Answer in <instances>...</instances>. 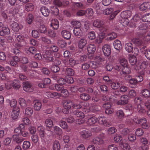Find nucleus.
I'll use <instances>...</instances> for the list:
<instances>
[{
  "label": "nucleus",
  "instance_id": "32",
  "mask_svg": "<svg viewBox=\"0 0 150 150\" xmlns=\"http://www.w3.org/2000/svg\"><path fill=\"white\" fill-rule=\"evenodd\" d=\"M101 29L100 30V32L99 33L100 36L105 37V33L107 30L108 28L106 26H104L103 25L100 27Z\"/></svg>",
  "mask_w": 150,
  "mask_h": 150
},
{
  "label": "nucleus",
  "instance_id": "11",
  "mask_svg": "<svg viewBox=\"0 0 150 150\" xmlns=\"http://www.w3.org/2000/svg\"><path fill=\"white\" fill-rule=\"evenodd\" d=\"M87 43V39L85 38H82L78 41V47L80 49H82L86 46Z\"/></svg>",
  "mask_w": 150,
  "mask_h": 150
},
{
  "label": "nucleus",
  "instance_id": "37",
  "mask_svg": "<svg viewBox=\"0 0 150 150\" xmlns=\"http://www.w3.org/2000/svg\"><path fill=\"white\" fill-rule=\"evenodd\" d=\"M129 61L132 65H134L137 62V58L134 55H131L129 58Z\"/></svg>",
  "mask_w": 150,
  "mask_h": 150
},
{
  "label": "nucleus",
  "instance_id": "7",
  "mask_svg": "<svg viewBox=\"0 0 150 150\" xmlns=\"http://www.w3.org/2000/svg\"><path fill=\"white\" fill-rule=\"evenodd\" d=\"M23 89L24 91L27 92H31L33 91V89L31 84L28 81L23 82Z\"/></svg>",
  "mask_w": 150,
  "mask_h": 150
},
{
  "label": "nucleus",
  "instance_id": "24",
  "mask_svg": "<svg viewBox=\"0 0 150 150\" xmlns=\"http://www.w3.org/2000/svg\"><path fill=\"white\" fill-rule=\"evenodd\" d=\"M73 104V103L71 100H67L65 101L63 104L64 108L66 109H70Z\"/></svg>",
  "mask_w": 150,
  "mask_h": 150
},
{
  "label": "nucleus",
  "instance_id": "36",
  "mask_svg": "<svg viewBox=\"0 0 150 150\" xmlns=\"http://www.w3.org/2000/svg\"><path fill=\"white\" fill-rule=\"evenodd\" d=\"M6 101L7 103H9L11 107L13 108H17V101L16 100L13 99L11 100H10L9 99H7Z\"/></svg>",
  "mask_w": 150,
  "mask_h": 150
},
{
  "label": "nucleus",
  "instance_id": "50",
  "mask_svg": "<svg viewBox=\"0 0 150 150\" xmlns=\"http://www.w3.org/2000/svg\"><path fill=\"white\" fill-rule=\"evenodd\" d=\"M75 115L77 117L83 118L84 117V115L83 112L79 110H77L74 112Z\"/></svg>",
  "mask_w": 150,
  "mask_h": 150
},
{
  "label": "nucleus",
  "instance_id": "16",
  "mask_svg": "<svg viewBox=\"0 0 150 150\" xmlns=\"http://www.w3.org/2000/svg\"><path fill=\"white\" fill-rule=\"evenodd\" d=\"M59 125L63 129L65 130L67 129V132L70 131L71 129H68L69 127L66 122L63 119L60 120L59 122Z\"/></svg>",
  "mask_w": 150,
  "mask_h": 150
},
{
  "label": "nucleus",
  "instance_id": "3",
  "mask_svg": "<svg viewBox=\"0 0 150 150\" xmlns=\"http://www.w3.org/2000/svg\"><path fill=\"white\" fill-rule=\"evenodd\" d=\"M105 137L103 134L100 135L94 138L92 141V142L97 145H102L104 144Z\"/></svg>",
  "mask_w": 150,
  "mask_h": 150
},
{
  "label": "nucleus",
  "instance_id": "30",
  "mask_svg": "<svg viewBox=\"0 0 150 150\" xmlns=\"http://www.w3.org/2000/svg\"><path fill=\"white\" fill-rule=\"evenodd\" d=\"M33 110V108L30 107L27 108L25 110V114L28 117H30L32 115Z\"/></svg>",
  "mask_w": 150,
  "mask_h": 150
},
{
  "label": "nucleus",
  "instance_id": "57",
  "mask_svg": "<svg viewBox=\"0 0 150 150\" xmlns=\"http://www.w3.org/2000/svg\"><path fill=\"white\" fill-rule=\"evenodd\" d=\"M88 38L91 40L94 39L96 38V35L94 32L91 31L89 32L88 34Z\"/></svg>",
  "mask_w": 150,
  "mask_h": 150
},
{
  "label": "nucleus",
  "instance_id": "9",
  "mask_svg": "<svg viewBox=\"0 0 150 150\" xmlns=\"http://www.w3.org/2000/svg\"><path fill=\"white\" fill-rule=\"evenodd\" d=\"M102 50L105 56H108L111 53V49L109 45L105 44L103 46Z\"/></svg>",
  "mask_w": 150,
  "mask_h": 150
},
{
  "label": "nucleus",
  "instance_id": "44",
  "mask_svg": "<svg viewBox=\"0 0 150 150\" xmlns=\"http://www.w3.org/2000/svg\"><path fill=\"white\" fill-rule=\"evenodd\" d=\"M141 93L142 95L145 97H148L150 96V92L147 89L142 90Z\"/></svg>",
  "mask_w": 150,
  "mask_h": 150
},
{
  "label": "nucleus",
  "instance_id": "18",
  "mask_svg": "<svg viewBox=\"0 0 150 150\" xmlns=\"http://www.w3.org/2000/svg\"><path fill=\"white\" fill-rule=\"evenodd\" d=\"M106 40L108 41H111L116 38L117 37V34L114 32L108 33L106 35Z\"/></svg>",
  "mask_w": 150,
  "mask_h": 150
},
{
  "label": "nucleus",
  "instance_id": "46",
  "mask_svg": "<svg viewBox=\"0 0 150 150\" xmlns=\"http://www.w3.org/2000/svg\"><path fill=\"white\" fill-rule=\"evenodd\" d=\"M79 62L78 60L72 58L70 59L69 61V64L71 66H74L76 64H79Z\"/></svg>",
  "mask_w": 150,
  "mask_h": 150
},
{
  "label": "nucleus",
  "instance_id": "28",
  "mask_svg": "<svg viewBox=\"0 0 150 150\" xmlns=\"http://www.w3.org/2000/svg\"><path fill=\"white\" fill-rule=\"evenodd\" d=\"M63 37L65 39L68 40L71 37V34L69 32L66 30H63L62 32Z\"/></svg>",
  "mask_w": 150,
  "mask_h": 150
},
{
  "label": "nucleus",
  "instance_id": "23",
  "mask_svg": "<svg viewBox=\"0 0 150 150\" xmlns=\"http://www.w3.org/2000/svg\"><path fill=\"white\" fill-rule=\"evenodd\" d=\"M20 127L21 128V132L20 134L24 137L28 136L29 133L25 130L24 125L23 124H20Z\"/></svg>",
  "mask_w": 150,
  "mask_h": 150
},
{
  "label": "nucleus",
  "instance_id": "39",
  "mask_svg": "<svg viewBox=\"0 0 150 150\" xmlns=\"http://www.w3.org/2000/svg\"><path fill=\"white\" fill-rule=\"evenodd\" d=\"M80 97L81 99L85 101L89 100L91 98V96L88 94L85 93L81 94Z\"/></svg>",
  "mask_w": 150,
  "mask_h": 150
},
{
  "label": "nucleus",
  "instance_id": "54",
  "mask_svg": "<svg viewBox=\"0 0 150 150\" xmlns=\"http://www.w3.org/2000/svg\"><path fill=\"white\" fill-rule=\"evenodd\" d=\"M26 20L27 21L28 24H31L33 21V15L31 14H29L27 17Z\"/></svg>",
  "mask_w": 150,
  "mask_h": 150
},
{
  "label": "nucleus",
  "instance_id": "52",
  "mask_svg": "<svg viewBox=\"0 0 150 150\" xmlns=\"http://www.w3.org/2000/svg\"><path fill=\"white\" fill-rule=\"evenodd\" d=\"M72 107L73 108L76 109H80L81 108V103L79 101H78L74 104L73 103Z\"/></svg>",
  "mask_w": 150,
  "mask_h": 150
},
{
  "label": "nucleus",
  "instance_id": "26",
  "mask_svg": "<svg viewBox=\"0 0 150 150\" xmlns=\"http://www.w3.org/2000/svg\"><path fill=\"white\" fill-rule=\"evenodd\" d=\"M42 106V104L38 100H36L35 101L34 108L35 110L39 111L40 110Z\"/></svg>",
  "mask_w": 150,
  "mask_h": 150
},
{
  "label": "nucleus",
  "instance_id": "49",
  "mask_svg": "<svg viewBox=\"0 0 150 150\" xmlns=\"http://www.w3.org/2000/svg\"><path fill=\"white\" fill-rule=\"evenodd\" d=\"M144 131L141 128L137 129L135 131V134L137 137H140L143 135Z\"/></svg>",
  "mask_w": 150,
  "mask_h": 150
},
{
  "label": "nucleus",
  "instance_id": "34",
  "mask_svg": "<svg viewBox=\"0 0 150 150\" xmlns=\"http://www.w3.org/2000/svg\"><path fill=\"white\" fill-rule=\"evenodd\" d=\"M11 27L13 30L14 31L17 32L20 29L18 24L16 22H13L11 25Z\"/></svg>",
  "mask_w": 150,
  "mask_h": 150
},
{
  "label": "nucleus",
  "instance_id": "1",
  "mask_svg": "<svg viewBox=\"0 0 150 150\" xmlns=\"http://www.w3.org/2000/svg\"><path fill=\"white\" fill-rule=\"evenodd\" d=\"M134 22L133 24L134 27H136V25H138V28L139 30H145L147 28V26L146 23L144 22H141V20L139 17H138L137 15L135 16L133 18Z\"/></svg>",
  "mask_w": 150,
  "mask_h": 150
},
{
  "label": "nucleus",
  "instance_id": "14",
  "mask_svg": "<svg viewBox=\"0 0 150 150\" xmlns=\"http://www.w3.org/2000/svg\"><path fill=\"white\" fill-rule=\"evenodd\" d=\"M74 35L78 38H80L83 35V32L79 27H75L73 30Z\"/></svg>",
  "mask_w": 150,
  "mask_h": 150
},
{
  "label": "nucleus",
  "instance_id": "31",
  "mask_svg": "<svg viewBox=\"0 0 150 150\" xmlns=\"http://www.w3.org/2000/svg\"><path fill=\"white\" fill-rule=\"evenodd\" d=\"M12 86L14 88L18 89L21 87L20 82L17 79H14L12 81Z\"/></svg>",
  "mask_w": 150,
  "mask_h": 150
},
{
  "label": "nucleus",
  "instance_id": "33",
  "mask_svg": "<svg viewBox=\"0 0 150 150\" xmlns=\"http://www.w3.org/2000/svg\"><path fill=\"white\" fill-rule=\"evenodd\" d=\"M141 122V126L142 128L145 129L148 128L149 126V125L148 122H147L146 120L144 118H143V120Z\"/></svg>",
  "mask_w": 150,
  "mask_h": 150
},
{
  "label": "nucleus",
  "instance_id": "21",
  "mask_svg": "<svg viewBox=\"0 0 150 150\" xmlns=\"http://www.w3.org/2000/svg\"><path fill=\"white\" fill-rule=\"evenodd\" d=\"M114 46L115 48L117 50H122V46L121 42L119 40H116L114 42Z\"/></svg>",
  "mask_w": 150,
  "mask_h": 150
},
{
  "label": "nucleus",
  "instance_id": "43",
  "mask_svg": "<svg viewBox=\"0 0 150 150\" xmlns=\"http://www.w3.org/2000/svg\"><path fill=\"white\" fill-rule=\"evenodd\" d=\"M5 88L7 89H11L12 86V81L9 79H7L6 83H5Z\"/></svg>",
  "mask_w": 150,
  "mask_h": 150
},
{
  "label": "nucleus",
  "instance_id": "58",
  "mask_svg": "<svg viewBox=\"0 0 150 150\" xmlns=\"http://www.w3.org/2000/svg\"><path fill=\"white\" fill-rule=\"evenodd\" d=\"M54 4L58 7H60L62 5H65L64 3H62V2L60 0H54L53 1Z\"/></svg>",
  "mask_w": 150,
  "mask_h": 150
},
{
  "label": "nucleus",
  "instance_id": "19",
  "mask_svg": "<svg viewBox=\"0 0 150 150\" xmlns=\"http://www.w3.org/2000/svg\"><path fill=\"white\" fill-rule=\"evenodd\" d=\"M93 24L96 27L100 28L104 25V22L103 21L97 19L93 21Z\"/></svg>",
  "mask_w": 150,
  "mask_h": 150
},
{
  "label": "nucleus",
  "instance_id": "20",
  "mask_svg": "<svg viewBox=\"0 0 150 150\" xmlns=\"http://www.w3.org/2000/svg\"><path fill=\"white\" fill-rule=\"evenodd\" d=\"M96 50V46L93 44H90L87 46V50L90 54H93Z\"/></svg>",
  "mask_w": 150,
  "mask_h": 150
},
{
  "label": "nucleus",
  "instance_id": "4",
  "mask_svg": "<svg viewBox=\"0 0 150 150\" xmlns=\"http://www.w3.org/2000/svg\"><path fill=\"white\" fill-rule=\"evenodd\" d=\"M83 105L85 106V108L83 109V111L86 113H87L90 111L94 112L100 110L99 109L97 108V106L95 105H93L89 107V104L87 103H84Z\"/></svg>",
  "mask_w": 150,
  "mask_h": 150
},
{
  "label": "nucleus",
  "instance_id": "13",
  "mask_svg": "<svg viewBox=\"0 0 150 150\" xmlns=\"http://www.w3.org/2000/svg\"><path fill=\"white\" fill-rule=\"evenodd\" d=\"M139 9L141 11H144L150 9V2H145L141 4Z\"/></svg>",
  "mask_w": 150,
  "mask_h": 150
},
{
  "label": "nucleus",
  "instance_id": "8",
  "mask_svg": "<svg viewBox=\"0 0 150 150\" xmlns=\"http://www.w3.org/2000/svg\"><path fill=\"white\" fill-rule=\"evenodd\" d=\"M38 130L40 137L42 139L44 140L46 137V132L44 128L42 126L40 125L38 127Z\"/></svg>",
  "mask_w": 150,
  "mask_h": 150
},
{
  "label": "nucleus",
  "instance_id": "48",
  "mask_svg": "<svg viewBox=\"0 0 150 150\" xmlns=\"http://www.w3.org/2000/svg\"><path fill=\"white\" fill-rule=\"evenodd\" d=\"M58 45L61 48H63L66 46V43L65 41L62 40H59L57 42Z\"/></svg>",
  "mask_w": 150,
  "mask_h": 150
},
{
  "label": "nucleus",
  "instance_id": "27",
  "mask_svg": "<svg viewBox=\"0 0 150 150\" xmlns=\"http://www.w3.org/2000/svg\"><path fill=\"white\" fill-rule=\"evenodd\" d=\"M98 121V119L95 117H93L88 119L87 124L90 125H92L96 123Z\"/></svg>",
  "mask_w": 150,
  "mask_h": 150
},
{
  "label": "nucleus",
  "instance_id": "59",
  "mask_svg": "<svg viewBox=\"0 0 150 150\" xmlns=\"http://www.w3.org/2000/svg\"><path fill=\"white\" fill-rule=\"evenodd\" d=\"M54 87L55 89L57 91L62 90L64 88L63 85L59 83L55 84L54 85Z\"/></svg>",
  "mask_w": 150,
  "mask_h": 150
},
{
  "label": "nucleus",
  "instance_id": "38",
  "mask_svg": "<svg viewBox=\"0 0 150 150\" xmlns=\"http://www.w3.org/2000/svg\"><path fill=\"white\" fill-rule=\"evenodd\" d=\"M9 31V30L7 27H3L2 30L0 31V35L2 36H4L5 35L8 34Z\"/></svg>",
  "mask_w": 150,
  "mask_h": 150
},
{
  "label": "nucleus",
  "instance_id": "10",
  "mask_svg": "<svg viewBox=\"0 0 150 150\" xmlns=\"http://www.w3.org/2000/svg\"><path fill=\"white\" fill-rule=\"evenodd\" d=\"M81 137L83 139H87L92 135L91 133L88 130H83L80 132Z\"/></svg>",
  "mask_w": 150,
  "mask_h": 150
},
{
  "label": "nucleus",
  "instance_id": "63",
  "mask_svg": "<svg viewBox=\"0 0 150 150\" xmlns=\"http://www.w3.org/2000/svg\"><path fill=\"white\" fill-rule=\"evenodd\" d=\"M31 138L32 142L34 143H37L39 140V137L36 134L32 136Z\"/></svg>",
  "mask_w": 150,
  "mask_h": 150
},
{
  "label": "nucleus",
  "instance_id": "42",
  "mask_svg": "<svg viewBox=\"0 0 150 150\" xmlns=\"http://www.w3.org/2000/svg\"><path fill=\"white\" fill-rule=\"evenodd\" d=\"M18 103L22 108H25L27 106L26 102L23 98H19L18 100Z\"/></svg>",
  "mask_w": 150,
  "mask_h": 150
},
{
  "label": "nucleus",
  "instance_id": "41",
  "mask_svg": "<svg viewBox=\"0 0 150 150\" xmlns=\"http://www.w3.org/2000/svg\"><path fill=\"white\" fill-rule=\"evenodd\" d=\"M93 14V9L92 8H88L85 11V15L88 17L92 16Z\"/></svg>",
  "mask_w": 150,
  "mask_h": 150
},
{
  "label": "nucleus",
  "instance_id": "40",
  "mask_svg": "<svg viewBox=\"0 0 150 150\" xmlns=\"http://www.w3.org/2000/svg\"><path fill=\"white\" fill-rule=\"evenodd\" d=\"M53 150H60V144L57 141H54L53 144Z\"/></svg>",
  "mask_w": 150,
  "mask_h": 150
},
{
  "label": "nucleus",
  "instance_id": "64",
  "mask_svg": "<svg viewBox=\"0 0 150 150\" xmlns=\"http://www.w3.org/2000/svg\"><path fill=\"white\" fill-rule=\"evenodd\" d=\"M111 86L112 88L114 89H116L118 88L120 86V84L119 83H115V82H112L111 83Z\"/></svg>",
  "mask_w": 150,
  "mask_h": 150
},
{
  "label": "nucleus",
  "instance_id": "47",
  "mask_svg": "<svg viewBox=\"0 0 150 150\" xmlns=\"http://www.w3.org/2000/svg\"><path fill=\"white\" fill-rule=\"evenodd\" d=\"M137 110L139 113H144L145 112L146 110L144 108L142 107L140 105H138L137 107Z\"/></svg>",
  "mask_w": 150,
  "mask_h": 150
},
{
  "label": "nucleus",
  "instance_id": "25",
  "mask_svg": "<svg viewBox=\"0 0 150 150\" xmlns=\"http://www.w3.org/2000/svg\"><path fill=\"white\" fill-rule=\"evenodd\" d=\"M149 63L147 61H144L140 63L139 66V68H135L136 70H139V69H141L142 70H145L148 66Z\"/></svg>",
  "mask_w": 150,
  "mask_h": 150
},
{
  "label": "nucleus",
  "instance_id": "5",
  "mask_svg": "<svg viewBox=\"0 0 150 150\" xmlns=\"http://www.w3.org/2000/svg\"><path fill=\"white\" fill-rule=\"evenodd\" d=\"M130 72V69L127 60L125 58H122V72L129 74Z\"/></svg>",
  "mask_w": 150,
  "mask_h": 150
},
{
  "label": "nucleus",
  "instance_id": "29",
  "mask_svg": "<svg viewBox=\"0 0 150 150\" xmlns=\"http://www.w3.org/2000/svg\"><path fill=\"white\" fill-rule=\"evenodd\" d=\"M34 8V4L31 3L26 4L25 6V9L27 11H33Z\"/></svg>",
  "mask_w": 150,
  "mask_h": 150
},
{
  "label": "nucleus",
  "instance_id": "22",
  "mask_svg": "<svg viewBox=\"0 0 150 150\" xmlns=\"http://www.w3.org/2000/svg\"><path fill=\"white\" fill-rule=\"evenodd\" d=\"M51 26L54 29H57L59 26L58 21L56 19L52 20L51 21Z\"/></svg>",
  "mask_w": 150,
  "mask_h": 150
},
{
  "label": "nucleus",
  "instance_id": "55",
  "mask_svg": "<svg viewBox=\"0 0 150 150\" xmlns=\"http://www.w3.org/2000/svg\"><path fill=\"white\" fill-rule=\"evenodd\" d=\"M66 73L68 75L72 76L74 74V71L71 68H67L66 69Z\"/></svg>",
  "mask_w": 150,
  "mask_h": 150
},
{
  "label": "nucleus",
  "instance_id": "60",
  "mask_svg": "<svg viewBox=\"0 0 150 150\" xmlns=\"http://www.w3.org/2000/svg\"><path fill=\"white\" fill-rule=\"evenodd\" d=\"M133 42L137 46H140L143 44L142 41L139 39H135L133 40Z\"/></svg>",
  "mask_w": 150,
  "mask_h": 150
},
{
  "label": "nucleus",
  "instance_id": "15",
  "mask_svg": "<svg viewBox=\"0 0 150 150\" xmlns=\"http://www.w3.org/2000/svg\"><path fill=\"white\" fill-rule=\"evenodd\" d=\"M13 141L16 142L18 144H21L24 140V139L22 137H19L17 135H13L11 137Z\"/></svg>",
  "mask_w": 150,
  "mask_h": 150
},
{
  "label": "nucleus",
  "instance_id": "2",
  "mask_svg": "<svg viewBox=\"0 0 150 150\" xmlns=\"http://www.w3.org/2000/svg\"><path fill=\"white\" fill-rule=\"evenodd\" d=\"M113 11L114 9L113 8H108L103 10V13L105 15H110L109 20H112L115 18L117 14L121 10L118 9L114 12H113Z\"/></svg>",
  "mask_w": 150,
  "mask_h": 150
},
{
  "label": "nucleus",
  "instance_id": "17",
  "mask_svg": "<svg viewBox=\"0 0 150 150\" xmlns=\"http://www.w3.org/2000/svg\"><path fill=\"white\" fill-rule=\"evenodd\" d=\"M40 11L42 14L45 17H47L49 15L50 11L46 7H41L40 8Z\"/></svg>",
  "mask_w": 150,
  "mask_h": 150
},
{
  "label": "nucleus",
  "instance_id": "56",
  "mask_svg": "<svg viewBox=\"0 0 150 150\" xmlns=\"http://www.w3.org/2000/svg\"><path fill=\"white\" fill-rule=\"evenodd\" d=\"M46 126L48 127H52L53 126V123L52 121L50 119H47L45 121Z\"/></svg>",
  "mask_w": 150,
  "mask_h": 150
},
{
  "label": "nucleus",
  "instance_id": "62",
  "mask_svg": "<svg viewBox=\"0 0 150 150\" xmlns=\"http://www.w3.org/2000/svg\"><path fill=\"white\" fill-rule=\"evenodd\" d=\"M32 35L33 38H37L39 37L40 34L39 32L37 30H34L32 31Z\"/></svg>",
  "mask_w": 150,
  "mask_h": 150
},
{
  "label": "nucleus",
  "instance_id": "12",
  "mask_svg": "<svg viewBox=\"0 0 150 150\" xmlns=\"http://www.w3.org/2000/svg\"><path fill=\"white\" fill-rule=\"evenodd\" d=\"M20 109L18 107L13 109L11 113V117L13 119H16L18 118L20 113Z\"/></svg>",
  "mask_w": 150,
  "mask_h": 150
},
{
  "label": "nucleus",
  "instance_id": "35",
  "mask_svg": "<svg viewBox=\"0 0 150 150\" xmlns=\"http://www.w3.org/2000/svg\"><path fill=\"white\" fill-rule=\"evenodd\" d=\"M125 49L128 52H131L133 51L132 45L131 43H127L125 45Z\"/></svg>",
  "mask_w": 150,
  "mask_h": 150
},
{
  "label": "nucleus",
  "instance_id": "51",
  "mask_svg": "<svg viewBox=\"0 0 150 150\" xmlns=\"http://www.w3.org/2000/svg\"><path fill=\"white\" fill-rule=\"evenodd\" d=\"M142 21L144 22H150V13L145 14L143 17Z\"/></svg>",
  "mask_w": 150,
  "mask_h": 150
},
{
  "label": "nucleus",
  "instance_id": "61",
  "mask_svg": "<svg viewBox=\"0 0 150 150\" xmlns=\"http://www.w3.org/2000/svg\"><path fill=\"white\" fill-rule=\"evenodd\" d=\"M47 33V35L50 37H54L56 36V34L54 31L51 30H48Z\"/></svg>",
  "mask_w": 150,
  "mask_h": 150
},
{
  "label": "nucleus",
  "instance_id": "53",
  "mask_svg": "<svg viewBox=\"0 0 150 150\" xmlns=\"http://www.w3.org/2000/svg\"><path fill=\"white\" fill-rule=\"evenodd\" d=\"M54 132L57 134H60L62 133V132L61 129L59 127L55 126L54 127Z\"/></svg>",
  "mask_w": 150,
  "mask_h": 150
},
{
  "label": "nucleus",
  "instance_id": "45",
  "mask_svg": "<svg viewBox=\"0 0 150 150\" xmlns=\"http://www.w3.org/2000/svg\"><path fill=\"white\" fill-rule=\"evenodd\" d=\"M30 146V144L29 142L25 141L24 142L23 145V148L24 150H27L29 148Z\"/></svg>",
  "mask_w": 150,
  "mask_h": 150
},
{
  "label": "nucleus",
  "instance_id": "6",
  "mask_svg": "<svg viewBox=\"0 0 150 150\" xmlns=\"http://www.w3.org/2000/svg\"><path fill=\"white\" fill-rule=\"evenodd\" d=\"M98 122L101 125L105 127H108L110 125L111 123L108 121V119L105 117H100L98 118Z\"/></svg>",
  "mask_w": 150,
  "mask_h": 150
}]
</instances>
